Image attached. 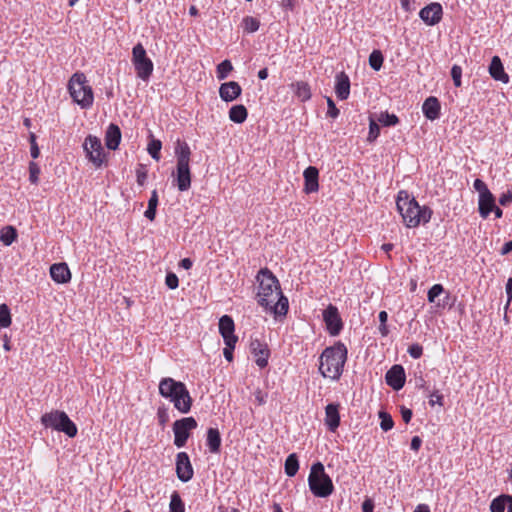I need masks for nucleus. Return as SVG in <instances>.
<instances>
[{
  "label": "nucleus",
  "instance_id": "7c9ffc66",
  "mask_svg": "<svg viewBox=\"0 0 512 512\" xmlns=\"http://www.w3.org/2000/svg\"><path fill=\"white\" fill-rule=\"evenodd\" d=\"M285 473L289 477H293L299 470V461L295 453L288 455L284 465Z\"/></svg>",
  "mask_w": 512,
  "mask_h": 512
},
{
  "label": "nucleus",
  "instance_id": "49530a36",
  "mask_svg": "<svg viewBox=\"0 0 512 512\" xmlns=\"http://www.w3.org/2000/svg\"><path fill=\"white\" fill-rule=\"evenodd\" d=\"M451 77L453 79V83L455 87H460L462 85V68L459 65H453L451 68Z\"/></svg>",
  "mask_w": 512,
  "mask_h": 512
},
{
  "label": "nucleus",
  "instance_id": "4d7b16f0",
  "mask_svg": "<svg viewBox=\"0 0 512 512\" xmlns=\"http://www.w3.org/2000/svg\"><path fill=\"white\" fill-rule=\"evenodd\" d=\"M400 413H401V417H402L403 421L406 424H408L411 421L412 416H413L412 410L405 406H401Z\"/></svg>",
  "mask_w": 512,
  "mask_h": 512
},
{
  "label": "nucleus",
  "instance_id": "2eb2a0df",
  "mask_svg": "<svg viewBox=\"0 0 512 512\" xmlns=\"http://www.w3.org/2000/svg\"><path fill=\"white\" fill-rule=\"evenodd\" d=\"M385 380L388 386L393 390L399 391L403 388L406 381L405 370L402 365H393L385 375Z\"/></svg>",
  "mask_w": 512,
  "mask_h": 512
},
{
  "label": "nucleus",
  "instance_id": "a211bd4d",
  "mask_svg": "<svg viewBox=\"0 0 512 512\" xmlns=\"http://www.w3.org/2000/svg\"><path fill=\"white\" fill-rule=\"evenodd\" d=\"M340 405L338 403H329L325 407L324 422L330 432H335L340 426Z\"/></svg>",
  "mask_w": 512,
  "mask_h": 512
},
{
  "label": "nucleus",
  "instance_id": "338daca9",
  "mask_svg": "<svg viewBox=\"0 0 512 512\" xmlns=\"http://www.w3.org/2000/svg\"><path fill=\"white\" fill-rule=\"evenodd\" d=\"M512 252V240L506 242L502 249H501V255H507L508 253Z\"/></svg>",
  "mask_w": 512,
  "mask_h": 512
},
{
  "label": "nucleus",
  "instance_id": "20e7f679",
  "mask_svg": "<svg viewBox=\"0 0 512 512\" xmlns=\"http://www.w3.org/2000/svg\"><path fill=\"white\" fill-rule=\"evenodd\" d=\"M159 394L169 399L179 412L188 413L191 410L192 398L183 382L171 377L162 378L159 383Z\"/></svg>",
  "mask_w": 512,
  "mask_h": 512
},
{
  "label": "nucleus",
  "instance_id": "423d86ee",
  "mask_svg": "<svg viewBox=\"0 0 512 512\" xmlns=\"http://www.w3.org/2000/svg\"><path fill=\"white\" fill-rule=\"evenodd\" d=\"M308 486L311 493L319 498H327L334 492L333 481L325 472L324 465L319 461L311 466Z\"/></svg>",
  "mask_w": 512,
  "mask_h": 512
},
{
  "label": "nucleus",
  "instance_id": "f704fd0d",
  "mask_svg": "<svg viewBox=\"0 0 512 512\" xmlns=\"http://www.w3.org/2000/svg\"><path fill=\"white\" fill-rule=\"evenodd\" d=\"M233 70V65L230 60H223L217 65L216 74L219 80H224L228 77L229 73Z\"/></svg>",
  "mask_w": 512,
  "mask_h": 512
},
{
  "label": "nucleus",
  "instance_id": "ea45409f",
  "mask_svg": "<svg viewBox=\"0 0 512 512\" xmlns=\"http://www.w3.org/2000/svg\"><path fill=\"white\" fill-rule=\"evenodd\" d=\"M379 418L381 420L380 427L383 431L387 432L391 430L394 426V421L392 416L386 411H379Z\"/></svg>",
  "mask_w": 512,
  "mask_h": 512
},
{
  "label": "nucleus",
  "instance_id": "dca6fc26",
  "mask_svg": "<svg viewBox=\"0 0 512 512\" xmlns=\"http://www.w3.org/2000/svg\"><path fill=\"white\" fill-rule=\"evenodd\" d=\"M175 185L181 192L191 187V172L189 164H176Z\"/></svg>",
  "mask_w": 512,
  "mask_h": 512
},
{
  "label": "nucleus",
  "instance_id": "1a4fd4ad",
  "mask_svg": "<svg viewBox=\"0 0 512 512\" xmlns=\"http://www.w3.org/2000/svg\"><path fill=\"white\" fill-rule=\"evenodd\" d=\"M83 150L89 162L96 168L101 167L106 161V153L101 140L97 136L88 135L84 140Z\"/></svg>",
  "mask_w": 512,
  "mask_h": 512
},
{
  "label": "nucleus",
  "instance_id": "bb28decb",
  "mask_svg": "<svg viewBox=\"0 0 512 512\" xmlns=\"http://www.w3.org/2000/svg\"><path fill=\"white\" fill-rule=\"evenodd\" d=\"M221 435L218 428L210 427L206 433V445L212 454H218L221 450Z\"/></svg>",
  "mask_w": 512,
  "mask_h": 512
},
{
  "label": "nucleus",
  "instance_id": "6ab92c4d",
  "mask_svg": "<svg viewBox=\"0 0 512 512\" xmlns=\"http://www.w3.org/2000/svg\"><path fill=\"white\" fill-rule=\"evenodd\" d=\"M219 333L224 342H237L238 337L235 335V324L231 316L223 315L219 319Z\"/></svg>",
  "mask_w": 512,
  "mask_h": 512
},
{
  "label": "nucleus",
  "instance_id": "7ed1b4c3",
  "mask_svg": "<svg viewBox=\"0 0 512 512\" xmlns=\"http://www.w3.org/2000/svg\"><path fill=\"white\" fill-rule=\"evenodd\" d=\"M347 357V347L341 341L326 347L319 357V373L324 378L338 381L343 374Z\"/></svg>",
  "mask_w": 512,
  "mask_h": 512
},
{
  "label": "nucleus",
  "instance_id": "0e129e2a",
  "mask_svg": "<svg viewBox=\"0 0 512 512\" xmlns=\"http://www.w3.org/2000/svg\"><path fill=\"white\" fill-rule=\"evenodd\" d=\"M415 386L416 388L418 389H422V390H425V391H429V388L427 386V382L426 380L423 378L422 375H420L419 377H416V380H415Z\"/></svg>",
  "mask_w": 512,
  "mask_h": 512
},
{
  "label": "nucleus",
  "instance_id": "5fc2aeb1",
  "mask_svg": "<svg viewBox=\"0 0 512 512\" xmlns=\"http://www.w3.org/2000/svg\"><path fill=\"white\" fill-rule=\"evenodd\" d=\"M226 347L223 349L224 358L231 362L233 360V351L237 342H224Z\"/></svg>",
  "mask_w": 512,
  "mask_h": 512
},
{
  "label": "nucleus",
  "instance_id": "bf43d9fd",
  "mask_svg": "<svg viewBox=\"0 0 512 512\" xmlns=\"http://www.w3.org/2000/svg\"><path fill=\"white\" fill-rule=\"evenodd\" d=\"M374 510V501L370 497H366L362 503V511L363 512H373Z\"/></svg>",
  "mask_w": 512,
  "mask_h": 512
},
{
  "label": "nucleus",
  "instance_id": "72a5a7b5",
  "mask_svg": "<svg viewBox=\"0 0 512 512\" xmlns=\"http://www.w3.org/2000/svg\"><path fill=\"white\" fill-rule=\"evenodd\" d=\"M169 511L170 512H185V504L182 501L180 494L176 491H174L171 494Z\"/></svg>",
  "mask_w": 512,
  "mask_h": 512
},
{
  "label": "nucleus",
  "instance_id": "052dcab7",
  "mask_svg": "<svg viewBox=\"0 0 512 512\" xmlns=\"http://www.w3.org/2000/svg\"><path fill=\"white\" fill-rule=\"evenodd\" d=\"M157 417H158L159 424L161 426H164L166 424V422L168 421V418H169L166 410L163 409V408H159L158 409Z\"/></svg>",
  "mask_w": 512,
  "mask_h": 512
},
{
  "label": "nucleus",
  "instance_id": "864d4df0",
  "mask_svg": "<svg viewBox=\"0 0 512 512\" xmlns=\"http://www.w3.org/2000/svg\"><path fill=\"white\" fill-rule=\"evenodd\" d=\"M327 106V116L336 119L339 116L340 112L339 109L336 107L334 101L330 97H327Z\"/></svg>",
  "mask_w": 512,
  "mask_h": 512
},
{
  "label": "nucleus",
  "instance_id": "13d9d810",
  "mask_svg": "<svg viewBox=\"0 0 512 512\" xmlns=\"http://www.w3.org/2000/svg\"><path fill=\"white\" fill-rule=\"evenodd\" d=\"M254 397L258 405H264L267 401V394L262 392L260 389H257L254 392Z\"/></svg>",
  "mask_w": 512,
  "mask_h": 512
},
{
  "label": "nucleus",
  "instance_id": "aec40b11",
  "mask_svg": "<svg viewBox=\"0 0 512 512\" xmlns=\"http://www.w3.org/2000/svg\"><path fill=\"white\" fill-rule=\"evenodd\" d=\"M304 192L307 194L315 193L319 190V171L314 166L307 167L303 172Z\"/></svg>",
  "mask_w": 512,
  "mask_h": 512
},
{
  "label": "nucleus",
  "instance_id": "680f3d73",
  "mask_svg": "<svg viewBox=\"0 0 512 512\" xmlns=\"http://www.w3.org/2000/svg\"><path fill=\"white\" fill-rule=\"evenodd\" d=\"M506 295H507V304L506 306H509L512 301V277H509L506 283Z\"/></svg>",
  "mask_w": 512,
  "mask_h": 512
},
{
  "label": "nucleus",
  "instance_id": "79ce46f5",
  "mask_svg": "<svg viewBox=\"0 0 512 512\" xmlns=\"http://www.w3.org/2000/svg\"><path fill=\"white\" fill-rule=\"evenodd\" d=\"M444 293V287L442 284H434L427 293V300L429 303L436 304V298Z\"/></svg>",
  "mask_w": 512,
  "mask_h": 512
},
{
  "label": "nucleus",
  "instance_id": "c756f323",
  "mask_svg": "<svg viewBox=\"0 0 512 512\" xmlns=\"http://www.w3.org/2000/svg\"><path fill=\"white\" fill-rule=\"evenodd\" d=\"M247 117L248 111L242 104L234 105L229 110V119L236 124L244 123Z\"/></svg>",
  "mask_w": 512,
  "mask_h": 512
},
{
  "label": "nucleus",
  "instance_id": "473e14b6",
  "mask_svg": "<svg viewBox=\"0 0 512 512\" xmlns=\"http://www.w3.org/2000/svg\"><path fill=\"white\" fill-rule=\"evenodd\" d=\"M17 238V231L12 226H7L1 231L0 241L6 245L10 246Z\"/></svg>",
  "mask_w": 512,
  "mask_h": 512
},
{
  "label": "nucleus",
  "instance_id": "09e8293b",
  "mask_svg": "<svg viewBox=\"0 0 512 512\" xmlns=\"http://www.w3.org/2000/svg\"><path fill=\"white\" fill-rule=\"evenodd\" d=\"M29 142H30V154L33 159H36L40 155V150L38 144L36 142V135L31 132L29 134Z\"/></svg>",
  "mask_w": 512,
  "mask_h": 512
},
{
  "label": "nucleus",
  "instance_id": "f257e3e1",
  "mask_svg": "<svg viewBox=\"0 0 512 512\" xmlns=\"http://www.w3.org/2000/svg\"><path fill=\"white\" fill-rule=\"evenodd\" d=\"M256 281L258 304L273 313L275 317L286 316L289 302L283 295L276 276L268 268H262L256 276Z\"/></svg>",
  "mask_w": 512,
  "mask_h": 512
},
{
  "label": "nucleus",
  "instance_id": "4be33fe9",
  "mask_svg": "<svg viewBox=\"0 0 512 512\" xmlns=\"http://www.w3.org/2000/svg\"><path fill=\"white\" fill-rule=\"evenodd\" d=\"M50 276L59 284H65L71 280V272L65 262L52 264L50 267Z\"/></svg>",
  "mask_w": 512,
  "mask_h": 512
},
{
  "label": "nucleus",
  "instance_id": "3c124183",
  "mask_svg": "<svg viewBox=\"0 0 512 512\" xmlns=\"http://www.w3.org/2000/svg\"><path fill=\"white\" fill-rule=\"evenodd\" d=\"M429 404L431 406H434V405H439V406H443L444 403H443V395L439 392V390H434L432 392L429 393Z\"/></svg>",
  "mask_w": 512,
  "mask_h": 512
},
{
  "label": "nucleus",
  "instance_id": "58836bf2",
  "mask_svg": "<svg viewBox=\"0 0 512 512\" xmlns=\"http://www.w3.org/2000/svg\"><path fill=\"white\" fill-rule=\"evenodd\" d=\"M378 122L385 127L395 126L399 123V118L395 114L381 112L378 116Z\"/></svg>",
  "mask_w": 512,
  "mask_h": 512
},
{
  "label": "nucleus",
  "instance_id": "6e6552de",
  "mask_svg": "<svg viewBox=\"0 0 512 512\" xmlns=\"http://www.w3.org/2000/svg\"><path fill=\"white\" fill-rule=\"evenodd\" d=\"M132 63L140 79L146 81L150 78L154 65L141 43L136 44L132 49Z\"/></svg>",
  "mask_w": 512,
  "mask_h": 512
},
{
  "label": "nucleus",
  "instance_id": "a19ab883",
  "mask_svg": "<svg viewBox=\"0 0 512 512\" xmlns=\"http://www.w3.org/2000/svg\"><path fill=\"white\" fill-rule=\"evenodd\" d=\"M161 148H162L161 141L158 139H152L148 144L147 151L154 160L158 161L160 159Z\"/></svg>",
  "mask_w": 512,
  "mask_h": 512
},
{
  "label": "nucleus",
  "instance_id": "e2e57ef3",
  "mask_svg": "<svg viewBox=\"0 0 512 512\" xmlns=\"http://www.w3.org/2000/svg\"><path fill=\"white\" fill-rule=\"evenodd\" d=\"M512 202V193L506 192L499 197V203L502 206H507Z\"/></svg>",
  "mask_w": 512,
  "mask_h": 512
},
{
  "label": "nucleus",
  "instance_id": "f8f14e48",
  "mask_svg": "<svg viewBox=\"0 0 512 512\" xmlns=\"http://www.w3.org/2000/svg\"><path fill=\"white\" fill-rule=\"evenodd\" d=\"M175 470L178 479L186 483L193 478L194 469L189 455L186 452H179L176 455Z\"/></svg>",
  "mask_w": 512,
  "mask_h": 512
},
{
  "label": "nucleus",
  "instance_id": "774afa93",
  "mask_svg": "<svg viewBox=\"0 0 512 512\" xmlns=\"http://www.w3.org/2000/svg\"><path fill=\"white\" fill-rule=\"evenodd\" d=\"M507 512H512V495L504 494Z\"/></svg>",
  "mask_w": 512,
  "mask_h": 512
},
{
  "label": "nucleus",
  "instance_id": "cd10ccee",
  "mask_svg": "<svg viewBox=\"0 0 512 512\" xmlns=\"http://www.w3.org/2000/svg\"><path fill=\"white\" fill-rule=\"evenodd\" d=\"M291 87L295 96L302 102L308 101L312 96L310 85L305 81L292 83Z\"/></svg>",
  "mask_w": 512,
  "mask_h": 512
},
{
  "label": "nucleus",
  "instance_id": "c9c22d12",
  "mask_svg": "<svg viewBox=\"0 0 512 512\" xmlns=\"http://www.w3.org/2000/svg\"><path fill=\"white\" fill-rule=\"evenodd\" d=\"M242 26L247 33H254L260 27V21L252 16H246L242 20Z\"/></svg>",
  "mask_w": 512,
  "mask_h": 512
},
{
  "label": "nucleus",
  "instance_id": "603ef678",
  "mask_svg": "<svg viewBox=\"0 0 512 512\" xmlns=\"http://www.w3.org/2000/svg\"><path fill=\"white\" fill-rule=\"evenodd\" d=\"M407 352L413 359H419L423 354V347L415 343L408 347Z\"/></svg>",
  "mask_w": 512,
  "mask_h": 512
},
{
  "label": "nucleus",
  "instance_id": "c85d7f7f",
  "mask_svg": "<svg viewBox=\"0 0 512 512\" xmlns=\"http://www.w3.org/2000/svg\"><path fill=\"white\" fill-rule=\"evenodd\" d=\"M175 156L177 164H189L191 156L189 145L186 142L178 141L175 147Z\"/></svg>",
  "mask_w": 512,
  "mask_h": 512
},
{
  "label": "nucleus",
  "instance_id": "9b49d317",
  "mask_svg": "<svg viewBox=\"0 0 512 512\" xmlns=\"http://www.w3.org/2000/svg\"><path fill=\"white\" fill-rule=\"evenodd\" d=\"M323 320L326 325V329L331 336H337L343 329V322L340 317L338 308L332 304H329L323 311Z\"/></svg>",
  "mask_w": 512,
  "mask_h": 512
},
{
  "label": "nucleus",
  "instance_id": "9d476101",
  "mask_svg": "<svg viewBox=\"0 0 512 512\" xmlns=\"http://www.w3.org/2000/svg\"><path fill=\"white\" fill-rule=\"evenodd\" d=\"M197 421L194 417H184L173 423L174 445L182 448L186 445L190 433L197 428Z\"/></svg>",
  "mask_w": 512,
  "mask_h": 512
},
{
  "label": "nucleus",
  "instance_id": "2f4dec72",
  "mask_svg": "<svg viewBox=\"0 0 512 512\" xmlns=\"http://www.w3.org/2000/svg\"><path fill=\"white\" fill-rule=\"evenodd\" d=\"M158 206V193L157 190H153L151 192V196L148 200V206L144 213V216L149 219L150 221H153L156 217V210Z\"/></svg>",
  "mask_w": 512,
  "mask_h": 512
},
{
  "label": "nucleus",
  "instance_id": "b1692460",
  "mask_svg": "<svg viewBox=\"0 0 512 512\" xmlns=\"http://www.w3.org/2000/svg\"><path fill=\"white\" fill-rule=\"evenodd\" d=\"M440 110V102L434 96L428 97L422 105V112L424 116L431 121H434L440 117Z\"/></svg>",
  "mask_w": 512,
  "mask_h": 512
},
{
  "label": "nucleus",
  "instance_id": "a878e982",
  "mask_svg": "<svg viewBox=\"0 0 512 512\" xmlns=\"http://www.w3.org/2000/svg\"><path fill=\"white\" fill-rule=\"evenodd\" d=\"M494 208H496L495 197L491 191L479 195L478 211L482 218L486 219Z\"/></svg>",
  "mask_w": 512,
  "mask_h": 512
},
{
  "label": "nucleus",
  "instance_id": "de8ad7c7",
  "mask_svg": "<svg viewBox=\"0 0 512 512\" xmlns=\"http://www.w3.org/2000/svg\"><path fill=\"white\" fill-rule=\"evenodd\" d=\"M147 170L143 164H139L136 169V181L139 186H144L147 180Z\"/></svg>",
  "mask_w": 512,
  "mask_h": 512
},
{
  "label": "nucleus",
  "instance_id": "39448f33",
  "mask_svg": "<svg viewBox=\"0 0 512 512\" xmlns=\"http://www.w3.org/2000/svg\"><path fill=\"white\" fill-rule=\"evenodd\" d=\"M69 94L73 101L82 109H89L94 102V93L92 87L87 83L84 73H74L67 85Z\"/></svg>",
  "mask_w": 512,
  "mask_h": 512
},
{
  "label": "nucleus",
  "instance_id": "4c0bfd02",
  "mask_svg": "<svg viewBox=\"0 0 512 512\" xmlns=\"http://www.w3.org/2000/svg\"><path fill=\"white\" fill-rule=\"evenodd\" d=\"M11 313L7 304L0 305V328H7L11 325Z\"/></svg>",
  "mask_w": 512,
  "mask_h": 512
},
{
  "label": "nucleus",
  "instance_id": "37998d69",
  "mask_svg": "<svg viewBox=\"0 0 512 512\" xmlns=\"http://www.w3.org/2000/svg\"><path fill=\"white\" fill-rule=\"evenodd\" d=\"M506 508L504 494L494 498L490 504L491 512H504Z\"/></svg>",
  "mask_w": 512,
  "mask_h": 512
},
{
  "label": "nucleus",
  "instance_id": "393cba45",
  "mask_svg": "<svg viewBox=\"0 0 512 512\" xmlns=\"http://www.w3.org/2000/svg\"><path fill=\"white\" fill-rule=\"evenodd\" d=\"M121 130L117 124L111 123L105 132V145L110 150H116L121 141Z\"/></svg>",
  "mask_w": 512,
  "mask_h": 512
},
{
  "label": "nucleus",
  "instance_id": "0eeeda50",
  "mask_svg": "<svg viewBox=\"0 0 512 512\" xmlns=\"http://www.w3.org/2000/svg\"><path fill=\"white\" fill-rule=\"evenodd\" d=\"M40 421L45 428L62 432L69 438H74L78 433L76 424L69 418L66 412L61 410H52L44 413Z\"/></svg>",
  "mask_w": 512,
  "mask_h": 512
},
{
  "label": "nucleus",
  "instance_id": "412c9836",
  "mask_svg": "<svg viewBox=\"0 0 512 512\" xmlns=\"http://www.w3.org/2000/svg\"><path fill=\"white\" fill-rule=\"evenodd\" d=\"M489 74L495 81L504 84L509 83V75L505 72L503 63L499 56H493L489 65Z\"/></svg>",
  "mask_w": 512,
  "mask_h": 512
},
{
  "label": "nucleus",
  "instance_id": "5701e85b",
  "mask_svg": "<svg viewBox=\"0 0 512 512\" xmlns=\"http://www.w3.org/2000/svg\"><path fill=\"white\" fill-rule=\"evenodd\" d=\"M335 93L339 100H346L350 95V79L344 72L335 77Z\"/></svg>",
  "mask_w": 512,
  "mask_h": 512
},
{
  "label": "nucleus",
  "instance_id": "ddd939ff",
  "mask_svg": "<svg viewBox=\"0 0 512 512\" xmlns=\"http://www.w3.org/2000/svg\"><path fill=\"white\" fill-rule=\"evenodd\" d=\"M249 349L250 353L255 358L256 365L259 368H265L268 365V359L270 356L268 345L258 338H252Z\"/></svg>",
  "mask_w": 512,
  "mask_h": 512
},
{
  "label": "nucleus",
  "instance_id": "f3484780",
  "mask_svg": "<svg viewBox=\"0 0 512 512\" xmlns=\"http://www.w3.org/2000/svg\"><path fill=\"white\" fill-rule=\"evenodd\" d=\"M242 93V88L236 81L222 83L219 87V96L224 102L236 100Z\"/></svg>",
  "mask_w": 512,
  "mask_h": 512
},
{
  "label": "nucleus",
  "instance_id": "69168bd1",
  "mask_svg": "<svg viewBox=\"0 0 512 512\" xmlns=\"http://www.w3.org/2000/svg\"><path fill=\"white\" fill-rule=\"evenodd\" d=\"M422 445V439L419 436H414L411 439L410 447L413 451H418Z\"/></svg>",
  "mask_w": 512,
  "mask_h": 512
},
{
  "label": "nucleus",
  "instance_id": "6e6d98bb",
  "mask_svg": "<svg viewBox=\"0 0 512 512\" xmlns=\"http://www.w3.org/2000/svg\"><path fill=\"white\" fill-rule=\"evenodd\" d=\"M473 187L479 193V195L490 192L485 182L479 178L474 180Z\"/></svg>",
  "mask_w": 512,
  "mask_h": 512
},
{
  "label": "nucleus",
  "instance_id": "8fccbe9b",
  "mask_svg": "<svg viewBox=\"0 0 512 512\" xmlns=\"http://www.w3.org/2000/svg\"><path fill=\"white\" fill-rule=\"evenodd\" d=\"M165 284L169 289H176L179 285V279L173 272H168L165 277Z\"/></svg>",
  "mask_w": 512,
  "mask_h": 512
},
{
  "label": "nucleus",
  "instance_id": "e433bc0d",
  "mask_svg": "<svg viewBox=\"0 0 512 512\" xmlns=\"http://www.w3.org/2000/svg\"><path fill=\"white\" fill-rule=\"evenodd\" d=\"M384 57L380 50H373L369 56V65L375 70L379 71L383 65Z\"/></svg>",
  "mask_w": 512,
  "mask_h": 512
},
{
  "label": "nucleus",
  "instance_id": "c03bdc74",
  "mask_svg": "<svg viewBox=\"0 0 512 512\" xmlns=\"http://www.w3.org/2000/svg\"><path fill=\"white\" fill-rule=\"evenodd\" d=\"M379 135H380L379 125L372 118H370L369 132H368V137H367L368 142H370V143L374 142L379 137Z\"/></svg>",
  "mask_w": 512,
  "mask_h": 512
},
{
  "label": "nucleus",
  "instance_id": "a18cd8bd",
  "mask_svg": "<svg viewBox=\"0 0 512 512\" xmlns=\"http://www.w3.org/2000/svg\"><path fill=\"white\" fill-rule=\"evenodd\" d=\"M40 172L39 165L36 162L31 161L29 163V181L32 184H37L39 182Z\"/></svg>",
  "mask_w": 512,
  "mask_h": 512
},
{
  "label": "nucleus",
  "instance_id": "4468645a",
  "mask_svg": "<svg viewBox=\"0 0 512 512\" xmlns=\"http://www.w3.org/2000/svg\"><path fill=\"white\" fill-rule=\"evenodd\" d=\"M443 16V9L440 3L432 2L423 7L419 12L420 19L429 26L438 24Z\"/></svg>",
  "mask_w": 512,
  "mask_h": 512
},
{
  "label": "nucleus",
  "instance_id": "f03ea898",
  "mask_svg": "<svg viewBox=\"0 0 512 512\" xmlns=\"http://www.w3.org/2000/svg\"><path fill=\"white\" fill-rule=\"evenodd\" d=\"M396 207L407 228H416L421 224L428 223L433 214L428 206H420L406 190L398 192Z\"/></svg>",
  "mask_w": 512,
  "mask_h": 512
}]
</instances>
